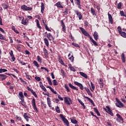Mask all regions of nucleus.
<instances>
[{
	"label": "nucleus",
	"instance_id": "a18cd8bd",
	"mask_svg": "<svg viewBox=\"0 0 126 126\" xmlns=\"http://www.w3.org/2000/svg\"><path fill=\"white\" fill-rule=\"evenodd\" d=\"M64 86V88L66 89L67 92H70V90H69V88H68V86H67V85L65 84Z\"/></svg>",
	"mask_w": 126,
	"mask_h": 126
},
{
	"label": "nucleus",
	"instance_id": "49530a36",
	"mask_svg": "<svg viewBox=\"0 0 126 126\" xmlns=\"http://www.w3.org/2000/svg\"><path fill=\"white\" fill-rule=\"evenodd\" d=\"M53 85L54 86H57V85H59V83H58V81H57V80H53Z\"/></svg>",
	"mask_w": 126,
	"mask_h": 126
},
{
	"label": "nucleus",
	"instance_id": "6ab92c4d",
	"mask_svg": "<svg viewBox=\"0 0 126 126\" xmlns=\"http://www.w3.org/2000/svg\"><path fill=\"white\" fill-rule=\"evenodd\" d=\"M58 61L61 64H62V65H64L63 60L61 56H58Z\"/></svg>",
	"mask_w": 126,
	"mask_h": 126
},
{
	"label": "nucleus",
	"instance_id": "864d4df0",
	"mask_svg": "<svg viewBox=\"0 0 126 126\" xmlns=\"http://www.w3.org/2000/svg\"><path fill=\"white\" fill-rule=\"evenodd\" d=\"M69 60L71 61L72 63L74 62V57H73V55H72L69 58Z\"/></svg>",
	"mask_w": 126,
	"mask_h": 126
},
{
	"label": "nucleus",
	"instance_id": "7ed1b4c3",
	"mask_svg": "<svg viewBox=\"0 0 126 126\" xmlns=\"http://www.w3.org/2000/svg\"><path fill=\"white\" fill-rule=\"evenodd\" d=\"M64 101L65 104H66V105H68V106L72 104V100H71V99L69 97H67V96L64 97Z\"/></svg>",
	"mask_w": 126,
	"mask_h": 126
},
{
	"label": "nucleus",
	"instance_id": "2eb2a0df",
	"mask_svg": "<svg viewBox=\"0 0 126 126\" xmlns=\"http://www.w3.org/2000/svg\"><path fill=\"white\" fill-rule=\"evenodd\" d=\"M43 54L44 55L45 58H48L49 53L48 52V50H47V49H46V48H43Z\"/></svg>",
	"mask_w": 126,
	"mask_h": 126
},
{
	"label": "nucleus",
	"instance_id": "6e6552de",
	"mask_svg": "<svg viewBox=\"0 0 126 126\" xmlns=\"http://www.w3.org/2000/svg\"><path fill=\"white\" fill-rule=\"evenodd\" d=\"M75 13H76L77 16L78 17L79 20H81L83 18L82 14L81 12L79 11L78 10H74Z\"/></svg>",
	"mask_w": 126,
	"mask_h": 126
},
{
	"label": "nucleus",
	"instance_id": "0eeeda50",
	"mask_svg": "<svg viewBox=\"0 0 126 126\" xmlns=\"http://www.w3.org/2000/svg\"><path fill=\"white\" fill-rule=\"evenodd\" d=\"M21 8L23 9V10L25 11H29V10H32V7H28L26 6V5H23L21 6Z\"/></svg>",
	"mask_w": 126,
	"mask_h": 126
},
{
	"label": "nucleus",
	"instance_id": "f3484780",
	"mask_svg": "<svg viewBox=\"0 0 126 126\" xmlns=\"http://www.w3.org/2000/svg\"><path fill=\"white\" fill-rule=\"evenodd\" d=\"M47 38L49 40V41H52V40H55V38L54 37H53V35L51 33H49L47 34Z\"/></svg>",
	"mask_w": 126,
	"mask_h": 126
},
{
	"label": "nucleus",
	"instance_id": "c85d7f7f",
	"mask_svg": "<svg viewBox=\"0 0 126 126\" xmlns=\"http://www.w3.org/2000/svg\"><path fill=\"white\" fill-rule=\"evenodd\" d=\"M44 10H45V5L44 4V3L41 2V12L42 13L44 12Z\"/></svg>",
	"mask_w": 126,
	"mask_h": 126
},
{
	"label": "nucleus",
	"instance_id": "f704fd0d",
	"mask_svg": "<svg viewBox=\"0 0 126 126\" xmlns=\"http://www.w3.org/2000/svg\"><path fill=\"white\" fill-rule=\"evenodd\" d=\"M19 96H20V99H24V95H23V93L22 92H19Z\"/></svg>",
	"mask_w": 126,
	"mask_h": 126
},
{
	"label": "nucleus",
	"instance_id": "0e129e2a",
	"mask_svg": "<svg viewBox=\"0 0 126 126\" xmlns=\"http://www.w3.org/2000/svg\"><path fill=\"white\" fill-rule=\"evenodd\" d=\"M71 121L72 124H76L77 123V121H76L75 119H72L71 120Z\"/></svg>",
	"mask_w": 126,
	"mask_h": 126
},
{
	"label": "nucleus",
	"instance_id": "4c0bfd02",
	"mask_svg": "<svg viewBox=\"0 0 126 126\" xmlns=\"http://www.w3.org/2000/svg\"><path fill=\"white\" fill-rule=\"evenodd\" d=\"M0 40H4V41H7L6 38L3 36V35L1 33H0Z\"/></svg>",
	"mask_w": 126,
	"mask_h": 126
},
{
	"label": "nucleus",
	"instance_id": "052dcab7",
	"mask_svg": "<svg viewBox=\"0 0 126 126\" xmlns=\"http://www.w3.org/2000/svg\"><path fill=\"white\" fill-rule=\"evenodd\" d=\"M34 78L36 81H41V78L39 76H35Z\"/></svg>",
	"mask_w": 126,
	"mask_h": 126
},
{
	"label": "nucleus",
	"instance_id": "e433bc0d",
	"mask_svg": "<svg viewBox=\"0 0 126 126\" xmlns=\"http://www.w3.org/2000/svg\"><path fill=\"white\" fill-rule=\"evenodd\" d=\"M91 11L93 15H96V12L95 11V9H94V8H91Z\"/></svg>",
	"mask_w": 126,
	"mask_h": 126
},
{
	"label": "nucleus",
	"instance_id": "20e7f679",
	"mask_svg": "<svg viewBox=\"0 0 126 126\" xmlns=\"http://www.w3.org/2000/svg\"><path fill=\"white\" fill-rule=\"evenodd\" d=\"M60 117L66 126H69V123L68 122V120H67V119L64 117V116H63V114H60Z\"/></svg>",
	"mask_w": 126,
	"mask_h": 126
},
{
	"label": "nucleus",
	"instance_id": "dca6fc26",
	"mask_svg": "<svg viewBox=\"0 0 126 126\" xmlns=\"http://www.w3.org/2000/svg\"><path fill=\"white\" fill-rule=\"evenodd\" d=\"M39 87H40V88H41V89H42L44 92H47V89H46L45 86H44L42 82H39Z\"/></svg>",
	"mask_w": 126,
	"mask_h": 126
},
{
	"label": "nucleus",
	"instance_id": "13d9d810",
	"mask_svg": "<svg viewBox=\"0 0 126 126\" xmlns=\"http://www.w3.org/2000/svg\"><path fill=\"white\" fill-rule=\"evenodd\" d=\"M76 4L78 6V8H79V9H82V6L81 5V4H80V2L77 3Z\"/></svg>",
	"mask_w": 126,
	"mask_h": 126
},
{
	"label": "nucleus",
	"instance_id": "393cba45",
	"mask_svg": "<svg viewBox=\"0 0 126 126\" xmlns=\"http://www.w3.org/2000/svg\"><path fill=\"white\" fill-rule=\"evenodd\" d=\"M79 74L81 75V76H83V77H84V78H88V76H87V74L86 73H84L83 72H80Z\"/></svg>",
	"mask_w": 126,
	"mask_h": 126
},
{
	"label": "nucleus",
	"instance_id": "72a5a7b5",
	"mask_svg": "<svg viewBox=\"0 0 126 126\" xmlns=\"http://www.w3.org/2000/svg\"><path fill=\"white\" fill-rule=\"evenodd\" d=\"M19 96H20V99H24V95H23V93L22 92H19Z\"/></svg>",
	"mask_w": 126,
	"mask_h": 126
},
{
	"label": "nucleus",
	"instance_id": "ea45409f",
	"mask_svg": "<svg viewBox=\"0 0 126 126\" xmlns=\"http://www.w3.org/2000/svg\"><path fill=\"white\" fill-rule=\"evenodd\" d=\"M36 59L37 60V62H38V63H42V58H41V57H40V56H37L36 57Z\"/></svg>",
	"mask_w": 126,
	"mask_h": 126
},
{
	"label": "nucleus",
	"instance_id": "473e14b6",
	"mask_svg": "<svg viewBox=\"0 0 126 126\" xmlns=\"http://www.w3.org/2000/svg\"><path fill=\"white\" fill-rule=\"evenodd\" d=\"M94 112L97 115V116H101V114H100V112H99V110H98V109L96 108H94Z\"/></svg>",
	"mask_w": 126,
	"mask_h": 126
},
{
	"label": "nucleus",
	"instance_id": "f8f14e48",
	"mask_svg": "<svg viewBox=\"0 0 126 126\" xmlns=\"http://www.w3.org/2000/svg\"><path fill=\"white\" fill-rule=\"evenodd\" d=\"M89 85L90 86V89L92 92H94V91L95 90V85L92 82H91V86L89 84Z\"/></svg>",
	"mask_w": 126,
	"mask_h": 126
},
{
	"label": "nucleus",
	"instance_id": "b1692460",
	"mask_svg": "<svg viewBox=\"0 0 126 126\" xmlns=\"http://www.w3.org/2000/svg\"><path fill=\"white\" fill-rule=\"evenodd\" d=\"M46 88H49L50 89V90L51 91V92H52V93H53V94H57V92L56 91H55V90H54V89H53V88H52V87L47 86Z\"/></svg>",
	"mask_w": 126,
	"mask_h": 126
},
{
	"label": "nucleus",
	"instance_id": "9d476101",
	"mask_svg": "<svg viewBox=\"0 0 126 126\" xmlns=\"http://www.w3.org/2000/svg\"><path fill=\"white\" fill-rule=\"evenodd\" d=\"M23 117L27 122H29V119H31V115L29 113H24Z\"/></svg>",
	"mask_w": 126,
	"mask_h": 126
},
{
	"label": "nucleus",
	"instance_id": "79ce46f5",
	"mask_svg": "<svg viewBox=\"0 0 126 126\" xmlns=\"http://www.w3.org/2000/svg\"><path fill=\"white\" fill-rule=\"evenodd\" d=\"M55 110L56 111V113H58V114H60V113H61V109H60V107H59V106H57L55 107Z\"/></svg>",
	"mask_w": 126,
	"mask_h": 126
},
{
	"label": "nucleus",
	"instance_id": "bb28decb",
	"mask_svg": "<svg viewBox=\"0 0 126 126\" xmlns=\"http://www.w3.org/2000/svg\"><path fill=\"white\" fill-rule=\"evenodd\" d=\"M93 36H94V40H95V41H97V40H98V32H94Z\"/></svg>",
	"mask_w": 126,
	"mask_h": 126
},
{
	"label": "nucleus",
	"instance_id": "8fccbe9b",
	"mask_svg": "<svg viewBox=\"0 0 126 126\" xmlns=\"http://www.w3.org/2000/svg\"><path fill=\"white\" fill-rule=\"evenodd\" d=\"M5 74H6V75H9V76H10V75H12L14 78H16V79H17V77H16L15 75H13L12 74H9L8 73H6Z\"/></svg>",
	"mask_w": 126,
	"mask_h": 126
},
{
	"label": "nucleus",
	"instance_id": "774afa93",
	"mask_svg": "<svg viewBox=\"0 0 126 126\" xmlns=\"http://www.w3.org/2000/svg\"><path fill=\"white\" fill-rule=\"evenodd\" d=\"M27 89H28L29 91H30V92H31L33 90L31 89L30 87H29V86L27 87Z\"/></svg>",
	"mask_w": 126,
	"mask_h": 126
},
{
	"label": "nucleus",
	"instance_id": "412c9836",
	"mask_svg": "<svg viewBox=\"0 0 126 126\" xmlns=\"http://www.w3.org/2000/svg\"><path fill=\"white\" fill-rule=\"evenodd\" d=\"M98 84H99L100 88H103L104 87V82L101 79L99 80Z\"/></svg>",
	"mask_w": 126,
	"mask_h": 126
},
{
	"label": "nucleus",
	"instance_id": "a211bd4d",
	"mask_svg": "<svg viewBox=\"0 0 126 126\" xmlns=\"http://www.w3.org/2000/svg\"><path fill=\"white\" fill-rule=\"evenodd\" d=\"M7 78V76L3 74H0V80H5Z\"/></svg>",
	"mask_w": 126,
	"mask_h": 126
},
{
	"label": "nucleus",
	"instance_id": "5701e85b",
	"mask_svg": "<svg viewBox=\"0 0 126 126\" xmlns=\"http://www.w3.org/2000/svg\"><path fill=\"white\" fill-rule=\"evenodd\" d=\"M69 86L70 88H71V89H73L74 90H76V91H78V88L75 87V86H74L73 85H72V84H71V83H69Z\"/></svg>",
	"mask_w": 126,
	"mask_h": 126
},
{
	"label": "nucleus",
	"instance_id": "5fc2aeb1",
	"mask_svg": "<svg viewBox=\"0 0 126 126\" xmlns=\"http://www.w3.org/2000/svg\"><path fill=\"white\" fill-rule=\"evenodd\" d=\"M45 29L47 30V31H49V32H51L52 30L49 28V27L47 25H45Z\"/></svg>",
	"mask_w": 126,
	"mask_h": 126
},
{
	"label": "nucleus",
	"instance_id": "7c9ffc66",
	"mask_svg": "<svg viewBox=\"0 0 126 126\" xmlns=\"http://www.w3.org/2000/svg\"><path fill=\"white\" fill-rule=\"evenodd\" d=\"M121 59L123 63H126V57L124 53H122L121 55Z\"/></svg>",
	"mask_w": 126,
	"mask_h": 126
},
{
	"label": "nucleus",
	"instance_id": "de8ad7c7",
	"mask_svg": "<svg viewBox=\"0 0 126 126\" xmlns=\"http://www.w3.org/2000/svg\"><path fill=\"white\" fill-rule=\"evenodd\" d=\"M31 93L34 96L35 98H38V95H37V94H36V92H35L33 90H32L31 92Z\"/></svg>",
	"mask_w": 126,
	"mask_h": 126
},
{
	"label": "nucleus",
	"instance_id": "58836bf2",
	"mask_svg": "<svg viewBox=\"0 0 126 126\" xmlns=\"http://www.w3.org/2000/svg\"><path fill=\"white\" fill-rule=\"evenodd\" d=\"M46 79L47 80L49 85H50L51 86L53 85V83H52V80H51V78L48 77L46 78Z\"/></svg>",
	"mask_w": 126,
	"mask_h": 126
},
{
	"label": "nucleus",
	"instance_id": "ddd939ff",
	"mask_svg": "<svg viewBox=\"0 0 126 126\" xmlns=\"http://www.w3.org/2000/svg\"><path fill=\"white\" fill-rule=\"evenodd\" d=\"M108 15L109 23H111V24H113L114 23V20L113 19V17L112 16V15L108 13Z\"/></svg>",
	"mask_w": 126,
	"mask_h": 126
},
{
	"label": "nucleus",
	"instance_id": "a19ab883",
	"mask_svg": "<svg viewBox=\"0 0 126 126\" xmlns=\"http://www.w3.org/2000/svg\"><path fill=\"white\" fill-rule=\"evenodd\" d=\"M44 41L46 46H47V47H49V40H48V39L44 38Z\"/></svg>",
	"mask_w": 126,
	"mask_h": 126
},
{
	"label": "nucleus",
	"instance_id": "f03ea898",
	"mask_svg": "<svg viewBox=\"0 0 126 126\" xmlns=\"http://www.w3.org/2000/svg\"><path fill=\"white\" fill-rule=\"evenodd\" d=\"M116 103H115V105L117 107H118V108H124L125 107V105L124 104V103L121 101V100H119V98H116Z\"/></svg>",
	"mask_w": 126,
	"mask_h": 126
},
{
	"label": "nucleus",
	"instance_id": "4468645a",
	"mask_svg": "<svg viewBox=\"0 0 126 126\" xmlns=\"http://www.w3.org/2000/svg\"><path fill=\"white\" fill-rule=\"evenodd\" d=\"M55 5L56 6H57V7H58V8H61V9L63 8V5H62L61 1H58V2H57L55 4Z\"/></svg>",
	"mask_w": 126,
	"mask_h": 126
},
{
	"label": "nucleus",
	"instance_id": "cd10ccee",
	"mask_svg": "<svg viewBox=\"0 0 126 126\" xmlns=\"http://www.w3.org/2000/svg\"><path fill=\"white\" fill-rule=\"evenodd\" d=\"M35 22L36 23V26L37 28H38L39 29H42V27L40 25V23L39 22V20H38V19L35 20Z\"/></svg>",
	"mask_w": 126,
	"mask_h": 126
},
{
	"label": "nucleus",
	"instance_id": "aec40b11",
	"mask_svg": "<svg viewBox=\"0 0 126 126\" xmlns=\"http://www.w3.org/2000/svg\"><path fill=\"white\" fill-rule=\"evenodd\" d=\"M47 101L49 108H52V101H51V98L50 97H47Z\"/></svg>",
	"mask_w": 126,
	"mask_h": 126
},
{
	"label": "nucleus",
	"instance_id": "4be33fe9",
	"mask_svg": "<svg viewBox=\"0 0 126 126\" xmlns=\"http://www.w3.org/2000/svg\"><path fill=\"white\" fill-rule=\"evenodd\" d=\"M20 104H22V106L25 107V108H27V105L26 104V102H24V98L21 99Z\"/></svg>",
	"mask_w": 126,
	"mask_h": 126
},
{
	"label": "nucleus",
	"instance_id": "2f4dec72",
	"mask_svg": "<svg viewBox=\"0 0 126 126\" xmlns=\"http://www.w3.org/2000/svg\"><path fill=\"white\" fill-rule=\"evenodd\" d=\"M32 63L34 64V66H36V67H40V66L39 65V63H38V62L36 61H33L32 62Z\"/></svg>",
	"mask_w": 126,
	"mask_h": 126
},
{
	"label": "nucleus",
	"instance_id": "c03bdc74",
	"mask_svg": "<svg viewBox=\"0 0 126 126\" xmlns=\"http://www.w3.org/2000/svg\"><path fill=\"white\" fill-rule=\"evenodd\" d=\"M122 6H123V4L120 2L117 5V8L118 9H121L122 8Z\"/></svg>",
	"mask_w": 126,
	"mask_h": 126
},
{
	"label": "nucleus",
	"instance_id": "423d86ee",
	"mask_svg": "<svg viewBox=\"0 0 126 126\" xmlns=\"http://www.w3.org/2000/svg\"><path fill=\"white\" fill-rule=\"evenodd\" d=\"M32 105L33 107V110L36 112H38V109L37 108V106H36V100L35 98H32Z\"/></svg>",
	"mask_w": 126,
	"mask_h": 126
},
{
	"label": "nucleus",
	"instance_id": "680f3d73",
	"mask_svg": "<svg viewBox=\"0 0 126 126\" xmlns=\"http://www.w3.org/2000/svg\"><path fill=\"white\" fill-rule=\"evenodd\" d=\"M63 13H64V14L65 15H66V14H68V9L65 8V11L64 12H63Z\"/></svg>",
	"mask_w": 126,
	"mask_h": 126
},
{
	"label": "nucleus",
	"instance_id": "09e8293b",
	"mask_svg": "<svg viewBox=\"0 0 126 126\" xmlns=\"http://www.w3.org/2000/svg\"><path fill=\"white\" fill-rule=\"evenodd\" d=\"M120 14L121 16H125V17H126V14H125V12L124 11H120Z\"/></svg>",
	"mask_w": 126,
	"mask_h": 126
},
{
	"label": "nucleus",
	"instance_id": "3c124183",
	"mask_svg": "<svg viewBox=\"0 0 126 126\" xmlns=\"http://www.w3.org/2000/svg\"><path fill=\"white\" fill-rule=\"evenodd\" d=\"M62 31H63V32H64V33H65V31H66V29L65 28V25L62 26Z\"/></svg>",
	"mask_w": 126,
	"mask_h": 126
},
{
	"label": "nucleus",
	"instance_id": "69168bd1",
	"mask_svg": "<svg viewBox=\"0 0 126 126\" xmlns=\"http://www.w3.org/2000/svg\"><path fill=\"white\" fill-rule=\"evenodd\" d=\"M9 54H10V57H12L13 56H14V55H13V51L12 50H11L10 52H9Z\"/></svg>",
	"mask_w": 126,
	"mask_h": 126
},
{
	"label": "nucleus",
	"instance_id": "c9c22d12",
	"mask_svg": "<svg viewBox=\"0 0 126 126\" xmlns=\"http://www.w3.org/2000/svg\"><path fill=\"white\" fill-rule=\"evenodd\" d=\"M84 98H86V99H87V100H88V101H89V102H90V103H91L92 104H94V101H93V100L88 97V96H84Z\"/></svg>",
	"mask_w": 126,
	"mask_h": 126
},
{
	"label": "nucleus",
	"instance_id": "4d7b16f0",
	"mask_svg": "<svg viewBox=\"0 0 126 126\" xmlns=\"http://www.w3.org/2000/svg\"><path fill=\"white\" fill-rule=\"evenodd\" d=\"M3 8H4V9H6L7 8H8V5H6L5 3L2 4Z\"/></svg>",
	"mask_w": 126,
	"mask_h": 126
},
{
	"label": "nucleus",
	"instance_id": "c756f323",
	"mask_svg": "<svg viewBox=\"0 0 126 126\" xmlns=\"http://www.w3.org/2000/svg\"><path fill=\"white\" fill-rule=\"evenodd\" d=\"M119 34L123 38H126V33L125 32L122 31Z\"/></svg>",
	"mask_w": 126,
	"mask_h": 126
},
{
	"label": "nucleus",
	"instance_id": "9b49d317",
	"mask_svg": "<svg viewBox=\"0 0 126 126\" xmlns=\"http://www.w3.org/2000/svg\"><path fill=\"white\" fill-rule=\"evenodd\" d=\"M74 84H75V85H77V86H78L79 87V88L81 89V90H83V89H84V88L83 87V85L80 83H78V82H74Z\"/></svg>",
	"mask_w": 126,
	"mask_h": 126
},
{
	"label": "nucleus",
	"instance_id": "603ef678",
	"mask_svg": "<svg viewBox=\"0 0 126 126\" xmlns=\"http://www.w3.org/2000/svg\"><path fill=\"white\" fill-rule=\"evenodd\" d=\"M11 59H10V62H15V57H14V55H13V56H11Z\"/></svg>",
	"mask_w": 126,
	"mask_h": 126
},
{
	"label": "nucleus",
	"instance_id": "e2e57ef3",
	"mask_svg": "<svg viewBox=\"0 0 126 126\" xmlns=\"http://www.w3.org/2000/svg\"><path fill=\"white\" fill-rule=\"evenodd\" d=\"M78 101L80 103V104H81V105H82V106H84V103H83V102H82V101H81V100L78 99Z\"/></svg>",
	"mask_w": 126,
	"mask_h": 126
},
{
	"label": "nucleus",
	"instance_id": "338daca9",
	"mask_svg": "<svg viewBox=\"0 0 126 126\" xmlns=\"http://www.w3.org/2000/svg\"><path fill=\"white\" fill-rule=\"evenodd\" d=\"M87 94H88V95H89V96H91L92 97H93V96L92 95V93H91V92L90 91L88 92Z\"/></svg>",
	"mask_w": 126,
	"mask_h": 126
},
{
	"label": "nucleus",
	"instance_id": "a878e982",
	"mask_svg": "<svg viewBox=\"0 0 126 126\" xmlns=\"http://www.w3.org/2000/svg\"><path fill=\"white\" fill-rule=\"evenodd\" d=\"M68 66L69 68H70V70H71L72 71H73L74 72H75V71H76V70L75 69L74 67L72 66L71 64H69Z\"/></svg>",
	"mask_w": 126,
	"mask_h": 126
},
{
	"label": "nucleus",
	"instance_id": "1a4fd4ad",
	"mask_svg": "<svg viewBox=\"0 0 126 126\" xmlns=\"http://www.w3.org/2000/svg\"><path fill=\"white\" fill-rule=\"evenodd\" d=\"M28 23H29V20H28V18H26L25 19L24 18H23L21 24H23V25H28Z\"/></svg>",
	"mask_w": 126,
	"mask_h": 126
},
{
	"label": "nucleus",
	"instance_id": "37998d69",
	"mask_svg": "<svg viewBox=\"0 0 126 126\" xmlns=\"http://www.w3.org/2000/svg\"><path fill=\"white\" fill-rule=\"evenodd\" d=\"M117 117L120 120V121H122V122H124V119L123 117L120 115V114H117L116 115Z\"/></svg>",
	"mask_w": 126,
	"mask_h": 126
},
{
	"label": "nucleus",
	"instance_id": "f257e3e1",
	"mask_svg": "<svg viewBox=\"0 0 126 126\" xmlns=\"http://www.w3.org/2000/svg\"><path fill=\"white\" fill-rule=\"evenodd\" d=\"M79 29L81 30L82 34L84 35V36H86L87 37H88L90 38V41L94 45V46H98V44H97V42L93 39V38L91 37V35L85 31L84 29L82 27H80Z\"/></svg>",
	"mask_w": 126,
	"mask_h": 126
},
{
	"label": "nucleus",
	"instance_id": "bf43d9fd",
	"mask_svg": "<svg viewBox=\"0 0 126 126\" xmlns=\"http://www.w3.org/2000/svg\"><path fill=\"white\" fill-rule=\"evenodd\" d=\"M118 32L120 33H121L122 31V28L120 26L118 27L117 28Z\"/></svg>",
	"mask_w": 126,
	"mask_h": 126
},
{
	"label": "nucleus",
	"instance_id": "6e6d98bb",
	"mask_svg": "<svg viewBox=\"0 0 126 126\" xmlns=\"http://www.w3.org/2000/svg\"><path fill=\"white\" fill-rule=\"evenodd\" d=\"M6 71H7V69H2V68L0 69V73H2V72H5Z\"/></svg>",
	"mask_w": 126,
	"mask_h": 126
},
{
	"label": "nucleus",
	"instance_id": "39448f33",
	"mask_svg": "<svg viewBox=\"0 0 126 126\" xmlns=\"http://www.w3.org/2000/svg\"><path fill=\"white\" fill-rule=\"evenodd\" d=\"M104 110L106 112V113L110 115V116H112V117H114V113H113L112 109L110 108V107L109 106H106V108H104Z\"/></svg>",
	"mask_w": 126,
	"mask_h": 126
}]
</instances>
